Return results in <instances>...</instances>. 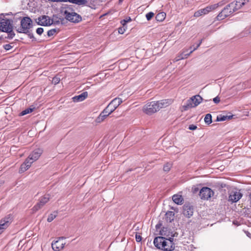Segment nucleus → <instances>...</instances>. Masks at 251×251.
<instances>
[{"label":"nucleus","instance_id":"f257e3e1","mask_svg":"<svg viewBox=\"0 0 251 251\" xmlns=\"http://www.w3.org/2000/svg\"><path fill=\"white\" fill-rule=\"evenodd\" d=\"M54 18H51L50 17H38V19H36L38 25L43 26H50L52 24H58L60 23L63 24V21L64 19H58V17H53Z\"/></svg>","mask_w":251,"mask_h":251},{"label":"nucleus","instance_id":"f03ea898","mask_svg":"<svg viewBox=\"0 0 251 251\" xmlns=\"http://www.w3.org/2000/svg\"><path fill=\"white\" fill-rule=\"evenodd\" d=\"M32 26V21L29 17H24L21 22V26L17 31L27 34Z\"/></svg>","mask_w":251,"mask_h":251},{"label":"nucleus","instance_id":"7ed1b4c3","mask_svg":"<svg viewBox=\"0 0 251 251\" xmlns=\"http://www.w3.org/2000/svg\"><path fill=\"white\" fill-rule=\"evenodd\" d=\"M202 100V98L200 95L193 96L187 101L185 105L182 106V109L186 111L189 108L195 107L201 103Z\"/></svg>","mask_w":251,"mask_h":251},{"label":"nucleus","instance_id":"20e7f679","mask_svg":"<svg viewBox=\"0 0 251 251\" xmlns=\"http://www.w3.org/2000/svg\"><path fill=\"white\" fill-rule=\"evenodd\" d=\"M158 106L156 103V101H151L147 103L143 107V111L148 115H151L158 111Z\"/></svg>","mask_w":251,"mask_h":251},{"label":"nucleus","instance_id":"39448f33","mask_svg":"<svg viewBox=\"0 0 251 251\" xmlns=\"http://www.w3.org/2000/svg\"><path fill=\"white\" fill-rule=\"evenodd\" d=\"M213 191L210 188L204 187L201 189L200 192V196L201 199L208 200L214 195Z\"/></svg>","mask_w":251,"mask_h":251},{"label":"nucleus","instance_id":"423d86ee","mask_svg":"<svg viewBox=\"0 0 251 251\" xmlns=\"http://www.w3.org/2000/svg\"><path fill=\"white\" fill-rule=\"evenodd\" d=\"M0 30L7 33L12 31V25L9 20L4 19L0 20Z\"/></svg>","mask_w":251,"mask_h":251},{"label":"nucleus","instance_id":"0eeeda50","mask_svg":"<svg viewBox=\"0 0 251 251\" xmlns=\"http://www.w3.org/2000/svg\"><path fill=\"white\" fill-rule=\"evenodd\" d=\"M122 102L123 100L121 98H115L107 105L106 111H108V113H112Z\"/></svg>","mask_w":251,"mask_h":251},{"label":"nucleus","instance_id":"6e6552de","mask_svg":"<svg viewBox=\"0 0 251 251\" xmlns=\"http://www.w3.org/2000/svg\"><path fill=\"white\" fill-rule=\"evenodd\" d=\"M250 0H239L233 1L229 4V6H232L235 11L240 9L243 6L247 5Z\"/></svg>","mask_w":251,"mask_h":251},{"label":"nucleus","instance_id":"1a4fd4ad","mask_svg":"<svg viewBox=\"0 0 251 251\" xmlns=\"http://www.w3.org/2000/svg\"><path fill=\"white\" fill-rule=\"evenodd\" d=\"M42 153V150L37 149L30 154L26 159L28 160V161H30L31 163L32 164L34 162L38 159Z\"/></svg>","mask_w":251,"mask_h":251},{"label":"nucleus","instance_id":"9d476101","mask_svg":"<svg viewBox=\"0 0 251 251\" xmlns=\"http://www.w3.org/2000/svg\"><path fill=\"white\" fill-rule=\"evenodd\" d=\"M12 221V218L10 215L0 221V234L9 226Z\"/></svg>","mask_w":251,"mask_h":251},{"label":"nucleus","instance_id":"9b49d317","mask_svg":"<svg viewBox=\"0 0 251 251\" xmlns=\"http://www.w3.org/2000/svg\"><path fill=\"white\" fill-rule=\"evenodd\" d=\"M216 8V5H210L204 8L200 9L199 10L196 12L194 16H202L204 15L208 14L210 11L214 10Z\"/></svg>","mask_w":251,"mask_h":251},{"label":"nucleus","instance_id":"f8f14e48","mask_svg":"<svg viewBox=\"0 0 251 251\" xmlns=\"http://www.w3.org/2000/svg\"><path fill=\"white\" fill-rule=\"evenodd\" d=\"M49 199L50 198L49 197V195H45L43 197H41L40 199L39 202L37 203L35 205H34V207H33V210H38L49 201Z\"/></svg>","mask_w":251,"mask_h":251},{"label":"nucleus","instance_id":"ddd939ff","mask_svg":"<svg viewBox=\"0 0 251 251\" xmlns=\"http://www.w3.org/2000/svg\"><path fill=\"white\" fill-rule=\"evenodd\" d=\"M161 250L165 251H171L174 250L175 246L173 240L166 238L163 246H161Z\"/></svg>","mask_w":251,"mask_h":251},{"label":"nucleus","instance_id":"4468645a","mask_svg":"<svg viewBox=\"0 0 251 251\" xmlns=\"http://www.w3.org/2000/svg\"><path fill=\"white\" fill-rule=\"evenodd\" d=\"M242 197V194L240 192H231L228 197V201L231 202H236Z\"/></svg>","mask_w":251,"mask_h":251},{"label":"nucleus","instance_id":"2eb2a0df","mask_svg":"<svg viewBox=\"0 0 251 251\" xmlns=\"http://www.w3.org/2000/svg\"><path fill=\"white\" fill-rule=\"evenodd\" d=\"M235 11L232 6H229V4L225 7L218 16H230Z\"/></svg>","mask_w":251,"mask_h":251},{"label":"nucleus","instance_id":"dca6fc26","mask_svg":"<svg viewBox=\"0 0 251 251\" xmlns=\"http://www.w3.org/2000/svg\"><path fill=\"white\" fill-rule=\"evenodd\" d=\"M173 100L172 99L162 100L156 101L157 106H158V110L160 108L166 107L170 105Z\"/></svg>","mask_w":251,"mask_h":251},{"label":"nucleus","instance_id":"f3484780","mask_svg":"<svg viewBox=\"0 0 251 251\" xmlns=\"http://www.w3.org/2000/svg\"><path fill=\"white\" fill-rule=\"evenodd\" d=\"M64 244L65 243H64L63 239H59L53 242L51 246L53 250L55 251H59L63 249Z\"/></svg>","mask_w":251,"mask_h":251},{"label":"nucleus","instance_id":"a211bd4d","mask_svg":"<svg viewBox=\"0 0 251 251\" xmlns=\"http://www.w3.org/2000/svg\"><path fill=\"white\" fill-rule=\"evenodd\" d=\"M166 238L163 237L158 236L154 238L153 243L154 246L158 249L161 250V246H163Z\"/></svg>","mask_w":251,"mask_h":251},{"label":"nucleus","instance_id":"6ab92c4d","mask_svg":"<svg viewBox=\"0 0 251 251\" xmlns=\"http://www.w3.org/2000/svg\"><path fill=\"white\" fill-rule=\"evenodd\" d=\"M193 208L189 205L183 206V213L186 217L190 218L193 214Z\"/></svg>","mask_w":251,"mask_h":251},{"label":"nucleus","instance_id":"aec40b11","mask_svg":"<svg viewBox=\"0 0 251 251\" xmlns=\"http://www.w3.org/2000/svg\"><path fill=\"white\" fill-rule=\"evenodd\" d=\"M70 2L79 5H85L88 3L87 0H58V2Z\"/></svg>","mask_w":251,"mask_h":251},{"label":"nucleus","instance_id":"412c9836","mask_svg":"<svg viewBox=\"0 0 251 251\" xmlns=\"http://www.w3.org/2000/svg\"><path fill=\"white\" fill-rule=\"evenodd\" d=\"M130 21H131L130 17H128V19L127 20H124L121 21V23L123 26L118 28V32L119 34H123L125 32L127 29L126 24Z\"/></svg>","mask_w":251,"mask_h":251},{"label":"nucleus","instance_id":"4be33fe9","mask_svg":"<svg viewBox=\"0 0 251 251\" xmlns=\"http://www.w3.org/2000/svg\"><path fill=\"white\" fill-rule=\"evenodd\" d=\"M31 164V162L26 159L25 161L21 165L19 169V172L20 173H22L25 172L29 168Z\"/></svg>","mask_w":251,"mask_h":251},{"label":"nucleus","instance_id":"5701e85b","mask_svg":"<svg viewBox=\"0 0 251 251\" xmlns=\"http://www.w3.org/2000/svg\"><path fill=\"white\" fill-rule=\"evenodd\" d=\"M88 96L87 92H85L78 96H75L73 98L74 102H79L84 100Z\"/></svg>","mask_w":251,"mask_h":251},{"label":"nucleus","instance_id":"b1692460","mask_svg":"<svg viewBox=\"0 0 251 251\" xmlns=\"http://www.w3.org/2000/svg\"><path fill=\"white\" fill-rule=\"evenodd\" d=\"M61 11L65 16H79L71 8H63Z\"/></svg>","mask_w":251,"mask_h":251},{"label":"nucleus","instance_id":"393cba45","mask_svg":"<svg viewBox=\"0 0 251 251\" xmlns=\"http://www.w3.org/2000/svg\"><path fill=\"white\" fill-rule=\"evenodd\" d=\"M202 42V40L200 41V42L198 44L196 48H195L192 50H191L189 53L184 54L183 52L180 54V56H178V58L176 59V61H178L180 59H183L184 58H187V57L195 50H196L201 44Z\"/></svg>","mask_w":251,"mask_h":251},{"label":"nucleus","instance_id":"a878e982","mask_svg":"<svg viewBox=\"0 0 251 251\" xmlns=\"http://www.w3.org/2000/svg\"><path fill=\"white\" fill-rule=\"evenodd\" d=\"M175 214L173 211H168L165 214V220L167 222L171 223L174 220Z\"/></svg>","mask_w":251,"mask_h":251},{"label":"nucleus","instance_id":"bb28decb","mask_svg":"<svg viewBox=\"0 0 251 251\" xmlns=\"http://www.w3.org/2000/svg\"><path fill=\"white\" fill-rule=\"evenodd\" d=\"M64 19L71 22L77 23L81 21L82 17H65Z\"/></svg>","mask_w":251,"mask_h":251},{"label":"nucleus","instance_id":"cd10ccee","mask_svg":"<svg viewBox=\"0 0 251 251\" xmlns=\"http://www.w3.org/2000/svg\"><path fill=\"white\" fill-rule=\"evenodd\" d=\"M173 200L177 204H182L183 199L182 198L181 195H174L173 196Z\"/></svg>","mask_w":251,"mask_h":251},{"label":"nucleus","instance_id":"c85d7f7f","mask_svg":"<svg viewBox=\"0 0 251 251\" xmlns=\"http://www.w3.org/2000/svg\"><path fill=\"white\" fill-rule=\"evenodd\" d=\"M105 115L103 114L102 112L100 114V115L97 117L96 120V122L98 123H100L104 121V120L107 117Z\"/></svg>","mask_w":251,"mask_h":251},{"label":"nucleus","instance_id":"c756f323","mask_svg":"<svg viewBox=\"0 0 251 251\" xmlns=\"http://www.w3.org/2000/svg\"><path fill=\"white\" fill-rule=\"evenodd\" d=\"M204 122L207 124H210L212 123V116L211 114H207L204 118Z\"/></svg>","mask_w":251,"mask_h":251},{"label":"nucleus","instance_id":"7c9ffc66","mask_svg":"<svg viewBox=\"0 0 251 251\" xmlns=\"http://www.w3.org/2000/svg\"><path fill=\"white\" fill-rule=\"evenodd\" d=\"M33 109L34 108H27V109H25V110H23L21 113H20L19 115L20 116H24L27 114L30 113L33 111Z\"/></svg>","mask_w":251,"mask_h":251},{"label":"nucleus","instance_id":"2f4dec72","mask_svg":"<svg viewBox=\"0 0 251 251\" xmlns=\"http://www.w3.org/2000/svg\"><path fill=\"white\" fill-rule=\"evenodd\" d=\"M172 167V164L171 163H166L163 167V170L165 172H169Z\"/></svg>","mask_w":251,"mask_h":251},{"label":"nucleus","instance_id":"473e14b6","mask_svg":"<svg viewBox=\"0 0 251 251\" xmlns=\"http://www.w3.org/2000/svg\"><path fill=\"white\" fill-rule=\"evenodd\" d=\"M232 116H220L217 117V120L218 121H224L227 119H230Z\"/></svg>","mask_w":251,"mask_h":251},{"label":"nucleus","instance_id":"72a5a7b5","mask_svg":"<svg viewBox=\"0 0 251 251\" xmlns=\"http://www.w3.org/2000/svg\"><path fill=\"white\" fill-rule=\"evenodd\" d=\"M56 216V213L50 214L49 216V217H48V218L47 219L48 222H51V221H52L55 219Z\"/></svg>","mask_w":251,"mask_h":251},{"label":"nucleus","instance_id":"f704fd0d","mask_svg":"<svg viewBox=\"0 0 251 251\" xmlns=\"http://www.w3.org/2000/svg\"><path fill=\"white\" fill-rule=\"evenodd\" d=\"M56 33V30L55 29H52L50 30H49L48 31L47 34L49 37H50L51 36L54 35Z\"/></svg>","mask_w":251,"mask_h":251},{"label":"nucleus","instance_id":"c9c22d12","mask_svg":"<svg viewBox=\"0 0 251 251\" xmlns=\"http://www.w3.org/2000/svg\"><path fill=\"white\" fill-rule=\"evenodd\" d=\"M60 79L59 77H57V76H55L53 78H52V84H54L55 85L59 83V82H60Z\"/></svg>","mask_w":251,"mask_h":251},{"label":"nucleus","instance_id":"e433bc0d","mask_svg":"<svg viewBox=\"0 0 251 251\" xmlns=\"http://www.w3.org/2000/svg\"><path fill=\"white\" fill-rule=\"evenodd\" d=\"M227 2V1H226V0H224L220 1L219 2H218L217 4H214L213 5H216V8H217L218 6H222V5H223L225 4Z\"/></svg>","mask_w":251,"mask_h":251},{"label":"nucleus","instance_id":"4c0bfd02","mask_svg":"<svg viewBox=\"0 0 251 251\" xmlns=\"http://www.w3.org/2000/svg\"><path fill=\"white\" fill-rule=\"evenodd\" d=\"M44 31V29L42 27H39L36 29V33L39 35H41Z\"/></svg>","mask_w":251,"mask_h":251},{"label":"nucleus","instance_id":"58836bf2","mask_svg":"<svg viewBox=\"0 0 251 251\" xmlns=\"http://www.w3.org/2000/svg\"><path fill=\"white\" fill-rule=\"evenodd\" d=\"M135 239L137 242H139L142 240V237L140 235L137 234V233L135 235Z\"/></svg>","mask_w":251,"mask_h":251},{"label":"nucleus","instance_id":"ea45409f","mask_svg":"<svg viewBox=\"0 0 251 251\" xmlns=\"http://www.w3.org/2000/svg\"><path fill=\"white\" fill-rule=\"evenodd\" d=\"M155 20L157 21L161 22L163 21L165 19V17H155Z\"/></svg>","mask_w":251,"mask_h":251},{"label":"nucleus","instance_id":"a19ab883","mask_svg":"<svg viewBox=\"0 0 251 251\" xmlns=\"http://www.w3.org/2000/svg\"><path fill=\"white\" fill-rule=\"evenodd\" d=\"M213 101L215 103H218L220 102V98L218 96H217L216 97L214 98L213 99Z\"/></svg>","mask_w":251,"mask_h":251},{"label":"nucleus","instance_id":"79ce46f5","mask_svg":"<svg viewBox=\"0 0 251 251\" xmlns=\"http://www.w3.org/2000/svg\"><path fill=\"white\" fill-rule=\"evenodd\" d=\"M3 47L6 50H9L12 48V46L10 44H6Z\"/></svg>","mask_w":251,"mask_h":251},{"label":"nucleus","instance_id":"37998d69","mask_svg":"<svg viewBox=\"0 0 251 251\" xmlns=\"http://www.w3.org/2000/svg\"><path fill=\"white\" fill-rule=\"evenodd\" d=\"M197 128V126L194 125H190L189 126V129L190 130H195Z\"/></svg>","mask_w":251,"mask_h":251},{"label":"nucleus","instance_id":"c03bdc74","mask_svg":"<svg viewBox=\"0 0 251 251\" xmlns=\"http://www.w3.org/2000/svg\"><path fill=\"white\" fill-rule=\"evenodd\" d=\"M245 31L246 33L251 34V26L247 28H246Z\"/></svg>","mask_w":251,"mask_h":251},{"label":"nucleus","instance_id":"a18cd8bd","mask_svg":"<svg viewBox=\"0 0 251 251\" xmlns=\"http://www.w3.org/2000/svg\"><path fill=\"white\" fill-rule=\"evenodd\" d=\"M106 107L103 110V111L102 112V113L103 114H104V115H105L106 116H109L111 113H108V111H106Z\"/></svg>","mask_w":251,"mask_h":251},{"label":"nucleus","instance_id":"49530a36","mask_svg":"<svg viewBox=\"0 0 251 251\" xmlns=\"http://www.w3.org/2000/svg\"><path fill=\"white\" fill-rule=\"evenodd\" d=\"M159 15H161V16H166V14L164 12H160V13H158L156 16H159Z\"/></svg>","mask_w":251,"mask_h":251},{"label":"nucleus","instance_id":"de8ad7c7","mask_svg":"<svg viewBox=\"0 0 251 251\" xmlns=\"http://www.w3.org/2000/svg\"><path fill=\"white\" fill-rule=\"evenodd\" d=\"M154 14L152 12H150L148 13H147L146 16H154Z\"/></svg>","mask_w":251,"mask_h":251},{"label":"nucleus","instance_id":"09e8293b","mask_svg":"<svg viewBox=\"0 0 251 251\" xmlns=\"http://www.w3.org/2000/svg\"><path fill=\"white\" fill-rule=\"evenodd\" d=\"M165 228H163L162 230L160 231V234L161 235H166V234L165 233H164L163 232H164V229Z\"/></svg>","mask_w":251,"mask_h":251},{"label":"nucleus","instance_id":"8fccbe9b","mask_svg":"<svg viewBox=\"0 0 251 251\" xmlns=\"http://www.w3.org/2000/svg\"><path fill=\"white\" fill-rule=\"evenodd\" d=\"M27 34H28V36H29V37L30 38H32L33 37L32 34L30 33L29 32L28 33H27Z\"/></svg>","mask_w":251,"mask_h":251},{"label":"nucleus","instance_id":"3c124183","mask_svg":"<svg viewBox=\"0 0 251 251\" xmlns=\"http://www.w3.org/2000/svg\"><path fill=\"white\" fill-rule=\"evenodd\" d=\"M147 20L150 21L151 20L153 17H146Z\"/></svg>","mask_w":251,"mask_h":251},{"label":"nucleus","instance_id":"603ef678","mask_svg":"<svg viewBox=\"0 0 251 251\" xmlns=\"http://www.w3.org/2000/svg\"><path fill=\"white\" fill-rule=\"evenodd\" d=\"M4 183V181L0 180V186Z\"/></svg>","mask_w":251,"mask_h":251},{"label":"nucleus","instance_id":"864d4df0","mask_svg":"<svg viewBox=\"0 0 251 251\" xmlns=\"http://www.w3.org/2000/svg\"><path fill=\"white\" fill-rule=\"evenodd\" d=\"M49 0L52 1V2H58V0Z\"/></svg>","mask_w":251,"mask_h":251},{"label":"nucleus","instance_id":"5fc2aeb1","mask_svg":"<svg viewBox=\"0 0 251 251\" xmlns=\"http://www.w3.org/2000/svg\"><path fill=\"white\" fill-rule=\"evenodd\" d=\"M106 15H107V14H103L101 16H106Z\"/></svg>","mask_w":251,"mask_h":251},{"label":"nucleus","instance_id":"6e6d98bb","mask_svg":"<svg viewBox=\"0 0 251 251\" xmlns=\"http://www.w3.org/2000/svg\"><path fill=\"white\" fill-rule=\"evenodd\" d=\"M0 16H4V14H0Z\"/></svg>","mask_w":251,"mask_h":251},{"label":"nucleus","instance_id":"4d7b16f0","mask_svg":"<svg viewBox=\"0 0 251 251\" xmlns=\"http://www.w3.org/2000/svg\"><path fill=\"white\" fill-rule=\"evenodd\" d=\"M10 152H11V151H12V149H11L10 150Z\"/></svg>","mask_w":251,"mask_h":251}]
</instances>
